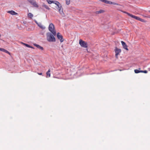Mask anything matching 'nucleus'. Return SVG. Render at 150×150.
Masks as SVG:
<instances>
[{
    "label": "nucleus",
    "mask_w": 150,
    "mask_h": 150,
    "mask_svg": "<svg viewBox=\"0 0 150 150\" xmlns=\"http://www.w3.org/2000/svg\"><path fill=\"white\" fill-rule=\"evenodd\" d=\"M104 12V11L103 10H101L99 11H97L96 12V13L97 14L101 13Z\"/></svg>",
    "instance_id": "nucleus-13"
},
{
    "label": "nucleus",
    "mask_w": 150,
    "mask_h": 150,
    "mask_svg": "<svg viewBox=\"0 0 150 150\" xmlns=\"http://www.w3.org/2000/svg\"><path fill=\"white\" fill-rule=\"evenodd\" d=\"M149 12H150V10L149 11Z\"/></svg>",
    "instance_id": "nucleus-32"
},
{
    "label": "nucleus",
    "mask_w": 150,
    "mask_h": 150,
    "mask_svg": "<svg viewBox=\"0 0 150 150\" xmlns=\"http://www.w3.org/2000/svg\"><path fill=\"white\" fill-rule=\"evenodd\" d=\"M100 1H101L102 2L105 3H106L107 0H99Z\"/></svg>",
    "instance_id": "nucleus-26"
},
{
    "label": "nucleus",
    "mask_w": 150,
    "mask_h": 150,
    "mask_svg": "<svg viewBox=\"0 0 150 150\" xmlns=\"http://www.w3.org/2000/svg\"><path fill=\"white\" fill-rule=\"evenodd\" d=\"M58 9L59 10V12L61 15L64 17V14L63 12V10L62 9V7L58 8Z\"/></svg>",
    "instance_id": "nucleus-9"
},
{
    "label": "nucleus",
    "mask_w": 150,
    "mask_h": 150,
    "mask_svg": "<svg viewBox=\"0 0 150 150\" xmlns=\"http://www.w3.org/2000/svg\"><path fill=\"white\" fill-rule=\"evenodd\" d=\"M54 35L52 33L48 32L46 33V38L47 41L49 42H55L56 39Z\"/></svg>",
    "instance_id": "nucleus-1"
},
{
    "label": "nucleus",
    "mask_w": 150,
    "mask_h": 150,
    "mask_svg": "<svg viewBox=\"0 0 150 150\" xmlns=\"http://www.w3.org/2000/svg\"><path fill=\"white\" fill-rule=\"evenodd\" d=\"M36 23L42 29H44L45 28V27L41 23H38L37 22H36Z\"/></svg>",
    "instance_id": "nucleus-10"
},
{
    "label": "nucleus",
    "mask_w": 150,
    "mask_h": 150,
    "mask_svg": "<svg viewBox=\"0 0 150 150\" xmlns=\"http://www.w3.org/2000/svg\"><path fill=\"white\" fill-rule=\"evenodd\" d=\"M141 73H147V71L146 70L142 71L141 70Z\"/></svg>",
    "instance_id": "nucleus-23"
},
{
    "label": "nucleus",
    "mask_w": 150,
    "mask_h": 150,
    "mask_svg": "<svg viewBox=\"0 0 150 150\" xmlns=\"http://www.w3.org/2000/svg\"><path fill=\"white\" fill-rule=\"evenodd\" d=\"M28 16L31 18H32L33 17V15L31 13H29L28 15Z\"/></svg>",
    "instance_id": "nucleus-16"
},
{
    "label": "nucleus",
    "mask_w": 150,
    "mask_h": 150,
    "mask_svg": "<svg viewBox=\"0 0 150 150\" xmlns=\"http://www.w3.org/2000/svg\"><path fill=\"white\" fill-rule=\"evenodd\" d=\"M50 70L49 69L48 71L46 73L47 77L48 76V77H50Z\"/></svg>",
    "instance_id": "nucleus-15"
},
{
    "label": "nucleus",
    "mask_w": 150,
    "mask_h": 150,
    "mask_svg": "<svg viewBox=\"0 0 150 150\" xmlns=\"http://www.w3.org/2000/svg\"><path fill=\"white\" fill-rule=\"evenodd\" d=\"M66 3L67 5H69L70 2V0H65Z\"/></svg>",
    "instance_id": "nucleus-17"
},
{
    "label": "nucleus",
    "mask_w": 150,
    "mask_h": 150,
    "mask_svg": "<svg viewBox=\"0 0 150 150\" xmlns=\"http://www.w3.org/2000/svg\"><path fill=\"white\" fill-rule=\"evenodd\" d=\"M38 74L39 75H42V73H38Z\"/></svg>",
    "instance_id": "nucleus-30"
},
{
    "label": "nucleus",
    "mask_w": 150,
    "mask_h": 150,
    "mask_svg": "<svg viewBox=\"0 0 150 150\" xmlns=\"http://www.w3.org/2000/svg\"><path fill=\"white\" fill-rule=\"evenodd\" d=\"M112 4H114V5H119V4L116 3H115V2H112Z\"/></svg>",
    "instance_id": "nucleus-27"
},
{
    "label": "nucleus",
    "mask_w": 150,
    "mask_h": 150,
    "mask_svg": "<svg viewBox=\"0 0 150 150\" xmlns=\"http://www.w3.org/2000/svg\"><path fill=\"white\" fill-rule=\"evenodd\" d=\"M5 52L6 53L10 55H11V53L8 51L7 50H6V51Z\"/></svg>",
    "instance_id": "nucleus-29"
},
{
    "label": "nucleus",
    "mask_w": 150,
    "mask_h": 150,
    "mask_svg": "<svg viewBox=\"0 0 150 150\" xmlns=\"http://www.w3.org/2000/svg\"><path fill=\"white\" fill-rule=\"evenodd\" d=\"M23 44L27 47H30V48H32V47L30 46V45H28V44H26L25 43H23Z\"/></svg>",
    "instance_id": "nucleus-21"
},
{
    "label": "nucleus",
    "mask_w": 150,
    "mask_h": 150,
    "mask_svg": "<svg viewBox=\"0 0 150 150\" xmlns=\"http://www.w3.org/2000/svg\"><path fill=\"white\" fill-rule=\"evenodd\" d=\"M47 2H48V3L49 4H51L52 3H53L54 2V1H51L49 0H47Z\"/></svg>",
    "instance_id": "nucleus-20"
},
{
    "label": "nucleus",
    "mask_w": 150,
    "mask_h": 150,
    "mask_svg": "<svg viewBox=\"0 0 150 150\" xmlns=\"http://www.w3.org/2000/svg\"><path fill=\"white\" fill-rule=\"evenodd\" d=\"M53 3L55 4L57 6H58V8L62 7L61 5L59 3L58 1H54Z\"/></svg>",
    "instance_id": "nucleus-11"
},
{
    "label": "nucleus",
    "mask_w": 150,
    "mask_h": 150,
    "mask_svg": "<svg viewBox=\"0 0 150 150\" xmlns=\"http://www.w3.org/2000/svg\"><path fill=\"white\" fill-rule=\"evenodd\" d=\"M28 1L33 6L35 7H38V4L35 1L33 0H28Z\"/></svg>",
    "instance_id": "nucleus-5"
},
{
    "label": "nucleus",
    "mask_w": 150,
    "mask_h": 150,
    "mask_svg": "<svg viewBox=\"0 0 150 150\" xmlns=\"http://www.w3.org/2000/svg\"><path fill=\"white\" fill-rule=\"evenodd\" d=\"M121 43L124 49H125L127 50H128V49L127 48V46L126 45V43L123 41H121Z\"/></svg>",
    "instance_id": "nucleus-8"
},
{
    "label": "nucleus",
    "mask_w": 150,
    "mask_h": 150,
    "mask_svg": "<svg viewBox=\"0 0 150 150\" xmlns=\"http://www.w3.org/2000/svg\"><path fill=\"white\" fill-rule=\"evenodd\" d=\"M48 29L50 33H52L54 35H56V31L55 30L54 24L52 23H50Z\"/></svg>",
    "instance_id": "nucleus-2"
},
{
    "label": "nucleus",
    "mask_w": 150,
    "mask_h": 150,
    "mask_svg": "<svg viewBox=\"0 0 150 150\" xmlns=\"http://www.w3.org/2000/svg\"><path fill=\"white\" fill-rule=\"evenodd\" d=\"M57 36L58 39L60 40L61 42H62L64 41V39L63 38V36L60 33H57Z\"/></svg>",
    "instance_id": "nucleus-6"
},
{
    "label": "nucleus",
    "mask_w": 150,
    "mask_h": 150,
    "mask_svg": "<svg viewBox=\"0 0 150 150\" xmlns=\"http://www.w3.org/2000/svg\"><path fill=\"white\" fill-rule=\"evenodd\" d=\"M0 50H1V51H3V52H5L6 51V50H5V49H4V48H0Z\"/></svg>",
    "instance_id": "nucleus-24"
},
{
    "label": "nucleus",
    "mask_w": 150,
    "mask_h": 150,
    "mask_svg": "<svg viewBox=\"0 0 150 150\" xmlns=\"http://www.w3.org/2000/svg\"><path fill=\"white\" fill-rule=\"evenodd\" d=\"M5 52L6 53L10 55H11V53L8 51L7 50H6V51Z\"/></svg>",
    "instance_id": "nucleus-28"
},
{
    "label": "nucleus",
    "mask_w": 150,
    "mask_h": 150,
    "mask_svg": "<svg viewBox=\"0 0 150 150\" xmlns=\"http://www.w3.org/2000/svg\"><path fill=\"white\" fill-rule=\"evenodd\" d=\"M8 13H10L12 15H15L17 14V13L13 11H9L8 12Z\"/></svg>",
    "instance_id": "nucleus-12"
},
{
    "label": "nucleus",
    "mask_w": 150,
    "mask_h": 150,
    "mask_svg": "<svg viewBox=\"0 0 150 150\" xmlns=\"http://www.w3.org/2000/svg\"><path fill=\"white\" fill-rule=\"evenodd\" d=\"M79 44L82 47L86 48L88 47L87 43L81 39L79 40Z\"/></svg>",
    "instance_id": "nucleus-3"
},
{
    "label": "nucleus",
    "mask_w": 150,
    "mask_h": 150,
    "mask_svg": "<svg viewBox=\"0 0 150 150\" xmlns=\"http://www.w3.org/2000/svg\"><path fill=\"white\" fill-rule=\"evenodd\" d=\"M112 2L109 1L107 0L106 4H112Z\"/></svg>",
    "instance_id": "nucleus-25"
},
{
    "label": "nucleus",
    "mask_w": 150,
    "mask_h": 150,
    "mask_svg": "<svg viewBox=\"0 0 150 150\" xmlns=\"http://www.w3.org/2000/svg\"><path fill=\"white\" fill-rule=\"evenodd\" d=\"M121 11L122 12H123V13L127 14L128 16H130V15H131V14L129 13H128V12H126V11Z\"/></svg>",
    "instance_id": "nucleus-22"
},
{
    "label": "nucleus",
    "mask_w": 150,
    "mask_h": 150,
    "mask_svg": "<svg viewBox=\"0 0 150 150\" xmlns=\"http://www.w3.org/2000/svg\"><path fill=\"white\" fill-rule=\"evenodd\" d=\"M114 51L115 53V56L116 58L117 59L118 58V56L121 53V50L120 49H119L117 47H115Z\"/></svg>",
    "instance_id": "nucleus-4"
},
{
    "label": "nucleus",
    "mask_w": 150,
    "mask_h": 150,
    "mask_svg": "<svg viewBox=\"0 0 150 150\" xmlns=\"http://www.w3.org/2000/svg\"><path fill=\"white\" fill-rule=\"evenodd\" d=\"M134 71L135 73L137 74L141 72V71H139V70L137 69H135L134 70Z\"/></svg>",
    "instance_id": "nucleus-18"
},
{
    "label": "nucleus",
    "mask_w": 150,
    "mask_h": 150,
    "mask_svg": "<svg viewBox=\"0 0 150 150\" xmlns=\"http://www.w3.org/2000/svg\"><path fill=\"white\" fill-rule=\"evenodd\" d=\"M35 45L36 47L38 48L40 50H43V48L42 47L40 46V45Z\"/></svg>",
    "instance_id": "nucleus-14"
},
{
    "label": "nucleus",
    "mask_w": 150,
    "mask_h": 150,
    "mask_svg": "<svg viewBox=\"0 0 150 150\" xmlns=\"http://www.w3.org/2000/svg\"><path fill=\"white\" fill-rule=\"evenodd\" d=\"M148 17L149 18H150V16H148L147 17Z\"/></svg>",
    "instance_id": "nucleus-31"
},
{
    "label": "nucleus",
    "mask_w": 150,
    "mask_h": 150,
    "mask_svg": "<svg viewBox=\"0 0 150 150\" xmlns=\"http://www.w3.org/2000/svg\"><path fill=\"white\" fill-rule=\"evenodd\" d=\"M43 6L46 9H50V8L48 6H47V5H46L45 4H43Z\"/></svg>",
    "instance_id": "nucleus-19"
},
{
    "label": "nucleus",
    "mask_w": 150,
    "mask_h": 150,
    "mask_svg": "<svg viewBox=\"0 0 150 150\" xmlns=\"http://www.w3.org/2000/svg\"><path fill=\"white\" fill-rule=\"evenodd\" d=\"M130 16L133 18L135 19L136 20H139V21H142V19H141V18H139V17L137 16L133 15L131 14V15H130Z\"/></svg>",
    "instance_id": "nucleus-7"
}]
</instances>
